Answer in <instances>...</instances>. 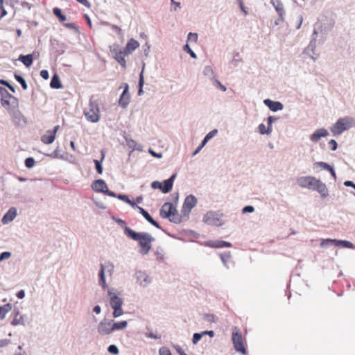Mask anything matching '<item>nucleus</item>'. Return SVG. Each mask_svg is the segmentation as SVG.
I'll return each mask as SVG.
<instances>
[{"instance_id":"obj_1","label":"nucleus","mask_w":355,"mask_h":355,"mask_svg":"<svg viewBox=\"0 0 355 355\" xmlns=\"http://www.w3.org/2000/svg\"><path fill=\"white\" fill-rule=\"evenodd\" d=\"M125 234L128 238L138 241L141 254L146 255L148 254L151 249V243L155 241V238L150 234L146 232H137L130 227H125Z\"/></svg>"},{"instance_id":"obj_2","label":"nucleus","mask_w":355,"mask_h":355,"mask_svg":"<svg viewBox=\"0 0 355 355\" xmlns=\"http://www.w3.org/2000/svg\"><path fill=\"white\" fill-rule=\"evenodd\" d=\"M107 295L110 297V304L113 309L112 316L119 318L123 314L122 309L123 300L118 296L117 291L114 288H107Z\"/></svg>"},{"instance_id":"obj_3","label":"nucleus","mask_w":355,"mask_h":355,"mask_svg":"<svg viewBox=\"0 0 355 355\" xmlns=\"http://www.w3.org/2000/svg\"><path fill=\"white\" fill-rule=\"evenodd\" d=\"M84 114L89 122L97 123L100 120L98 104L92 97L89 100L88 107L84 110Z\"/></svg>"},{"instance_id":"obj_4","label":"nucleus","mask_w":355,"mask_h":355,"mask_svg":"<svg viewBox=\"0 0 355 355\" xmlns=\"http://www.w3.org/2000/svg\"><path fill=\"white\" fill-rule=\"evenodd\" d=\"M159 214L163 218H168L171 222L178 223L180 221L179 218L174 217L178 214V211L176 207L171 202H165L162 206Z\"/></svg>"},{"instance_id":"obj_5","label":"nucleus","mask_w":355,"mask_h":355,"mask_svg":"<svg viewBox=\"0 0 355 355\" xmlns=\"http://www.w3.org/2000/svg\"><path fill=\"white\" fill-rule=\"evenodd\" d=\"M114 271V266L110 262H105V265H100V270L98 272V284L103 288V290L107 288V285L105 279V272L112 275Z\"/></svg>"},{"instance_id":"obj_6","label":"nucleus","mask_w":355,"mask_h":355,"mask_svg":"<svg viewBox=\"0 0 355 355\" xmlns=\"http://www.w3.org/2000/svg\"><path fill=\"white\" fill-rule=\"evenodd\" d=\"M223 214L220 211H209L203 216L202 220L209 225L222 226L224 223L221 218Z\"/></svg>"},{"instance_id":"obj_7","label":"nucleus","mask_w":355,"mask_h":355,"mask_svg":"<svg viewBox=\"0 0 355 355\" xmlns=\"http://www.w3.org/2000/svg\"><path fill=\"white\" fill-rule=\"evenodd\" d=\"M320 246L324 248H329L330 246H338L345 248H352L354 245L352 242L343 240H336L332 239H326L322 240Z\"/></svg>"},{"instance_id":"obj_8","label":"nucleus","mask_w":355,"mask_h":355,"mask_svg":"<svg viewBox=\"0 0 355 355\" xmlns=\"http://www.w3.org/2000/svg\"><path fill=\"white\" fill-rule=\"evenodd\" d=\"M350 119L348 117L339 119L331 128V131L334 136L341 135L344 131L347 130L349 125H347Z\"/></svg>"},{"instance_id":"obj_9","label":"nucleus","mask_w":355,"mask_h":355,"mask_svg":"<svg viewBox=\"0 0 355 355\" xmlns=\"http://www.w3.org/2000/svg\"><path fill=\"white\" fill-rule=\"evenodd\" d=\"M97 332L101 336L112 334V319L103 318L97 325Z\"/></svg>"},{"instance_id":"obj_10","label":"nucleus","mask_w":355,"mask_h":355,"mask_svg":"<svg viewBox=\"0 0 355 355\" xmlns=\"http://www.w3.org/2000/svg\"><path fill=\"white\" fill-rule=\"evenodd\" d=\"M232 342L234 344V349L236 352L245 354L247 350L243 345L242 335L239 331H234L232 333Z\"/></svg>"},{"instance_id":"obj_11","label":"nucleus","mask_w":355,"mask_h":355,"mask_svg":"<svg viewBox=\"0 0 355 355\" xmlns=\"http://www.w3.org/2000/svg\"><path fill=\"white\" fill-rule=\"evenodd\" d=\"M317 180L313 176H302L297 178V182L300 187L313 190Z\"/></svg>"},{"instance_id":"obj_12","label":"nucleus","mask_w":355,"mask_h":355,"mask_svg":"<svg viewBox=\"0 0 355 355\" xmlns=\"http://www.w3.org/2000/svg\"><path fill=\"white\" fill-rule=\"evenodd\" d=\"M198 202L197 198L193 195H189L184 199L182 212L184 214H189L196 207Z\"/></svg>"},{"instance_id":"obj_13","label":"nucleus","mask_w":355,"mask_h":355,"mask_svg":"<svg viewBox=\"0 0 355 355\" xmlns=\"http://www.w3.org/2000/svg\"><path fill=\"white\" fill-rule=\"evenodd\" d=\"M129 85L128 83H124V89L120 96L119 100V105L123 108H126L130 103V96L128 92Z\"/></svg>"},{"instance_id":"obj_14","label":"nucleus","mask_w":355,"mask_h":355,"mask_svg":"<svg viewBox=\"0 0 355 355\" xmlns=\"http://www.w3.org/2000/svg\"><path fill=\"white\" fill-rule=\"evenodd\" d=\"M137 282L142 287H146L151 282L150 278L144 272L141 270L135 272Z\"/></svg>"},{"instance_id":"obj_15","label":"nucleus","mask_w":355,"mask_h":355,"mask_svg":"<svg viewBox=\"0 0 355 355\" xmlns=\"http://www.w3.org/2000/svg\"><path fill=\"white\" fill-rule=\"evenodd\" d=\"M218 134V130L214 129L211 130L208 134L206 135V136L204 137L202 141H201V144L198 146V147L195 150V151L193 153V156L196 155L201 149L207 144V143L214 137H215Z\"/></svg>"},{"instance_id":"obj_16","label":"nucleus","mask_w":355,"mask_h":355,"mask_svg":"<svg viewBox=\"0 0 355 355\" xmlns=\"http://www.w3.org/2000/svg\"><path fill=\"white\" fill-rule=\"evenodd\" d=\"M313 191H318L321 198H325L329 196V191L326 186V184L323 182H322L320 180H317V182L315 184V187L313 188Z\"/></svg>"},{"instance_id":"obj_17","label":"nucleus","mask_w":355,"mask_h":355,"mask_svg":"<svg viewBox=\"0 0 355 355\" xmlns=\"http://www.w3.org/2000/svg\"><path fill=\"white\" fill-rule=\"evenodd\" d=\"M92 189L96 192L103 193L105 194V190L107 189V185L103 180L98 179L93 182Z\"/></svg>"},{"instance_id":"obj_18","label":"nucleus","mask_w":355,"mask_h":355,"mask_svg":"<svg viewBox=\"0 0 355 355\" xmlns=\"http://www.w3.org/2000/svg\"><path fill=\"white\" fill-rule=\"evenodd\" d=\"M136 209H138L139 210V212L145 218V219L148 222L150 223L152 225H153L154 227L158 228V229H162L161 226L159 225V224L155 220L152 216L149 214V213L145 210L144 208H142L141 207H139L137 205V207H136Z\"/></svg>"},{"instance_id":"obj_19","label":"nucleus","mask_w":355,"mask_h":355,"mask_svg":"<svg viewBox=\"0 0 355 355\" xmlns=\"http://www.w3.org/2000/svg\"><path fill=\"white\" fill-rule=\"evenodd\" d=\"M329 135L328 130L325 128L316 130L311 136L310 139L313 143H317L322 137H326Z\"/></svg>"},{"instance_id":"obj_20","label":"nucleus","mask_w":355,"mask_h":355,"mask_svg":"<svg viewBox=\"0 0 355 355\" xmlns=\"http://www.w3.org/2000/svg\"><path fill=\"white\" fill-rule=\"evenodd\" d=\"M17 211L15 207L10 208L7 212L4 214L1 219V223L3 224H8L10 222L12 221L15 217L17 216Z\"/></svg>"},{"instance_id":"obj_21","label":"nucleus","mask_w":355,"mask_h":355,"mask_svg":"<svg viewBox=\"0 0 355 355\" xmlns=\"http://www.w3.org/2000/svg\"><path fill=\"white\" fill-rule=\"evenodd\" d=\"M263 103L272 112H277L283 110L284 105L279 101H274L269 98L265 99Z\"/></svg>"},{"instance_id":"obj_22","label":"nucleus","mask_w":355,"mask_h":355,"mask_svg":"<svg viewBox=\"0 0 355 355\" xmlns=\"http://www.w3.org/2000/svg\"><path fill=\"white\" fill-rule=\"evenodd\" d=\"M176 176L177 174L173 173L168 179L163 182V184H162V191L164 193H167L171 191Z\"/></svg>"},{"instance_id":"obj_23","label":"nucleus","mask_w":355,"mask_h":355,"mask_svg":"<svg viewBox=\"0 0 355 355\" xmlns=\"http://www.w3.org/2000/svg\"><path fill=\"white\" fill-rule=\"evenodd\" d=\"M13 123L17 126H23L26 124V119L18 110H14L12 113Z\"/></svg>"},{"instance_id":"obj_24","label":"nucleus","mask_w":355,"mask_h":355,"mask_svg":"<svg viewBox=\"0 0 355 355\" xmlns=\"http://www.w3.org/2000/svg\"><path fill=\"white\" fill-rule=\"evenodd\" d=\"M271 3L279 16H280V19H284V16L285 15V10L282 2L279 0H271Z\"/></svg>"},{"instance_id":"obj_25","label":"nucleus","mask_w":355,"mask_h":355,"mask_svg":"<svg viewBox=\"0 0 355 355\" xmlns=\"http://www.w3.org/2000/svg\"><path fill=\"white\" fill-rule=\"evenodd\" d=\"M207 245L215 248H230L232 243L225 241H210L207 243Z\"/></svg>"},{"instance_id":"obj_26","label":"nucleus","mask_w":355,"mask_h":355,"mask_svg":"<svg viewBox=\"0 0 355 355\" xmlns=\"http://www.w3.org/2000/svg\"><path fill=\"white\" fill-rule=\"evenodd\" d=\"M139 46V44L137 40L134 39H130L128 42L126 46L123 51H125V54L128 55L132 53Z\"/></svg>"},{"instance_id":"obj_27","label":"nucleus","mask_w":355,"mask_h":355,"mask_svg":"<svg viewBox=\"0 0 355 355\" xmlns=\"http://www.w3.org/2000/svg\"><path fill=\"white\" fill-rule=\"evenodd\" d=\"M128 326V322L125 320L116 322L112 319V333L116 331H121L125 329Z\"/></svg>"},{"instance_id":"obj_28","label":"nucleus","mask_w":355,"mask_h":355,"mask_svg":"<svg viewBox=\"0 0 355 355\" xmlns=\"http://www.w3.org/2000/svg\"><path fill=\"white\" fill-rule=\"evenodd\" d=\"M18 60L21 62L26 67H29L33 64V59L31 54L20 55Z\"/></svg>"},{"instance_id":"obj_29","label":"nucleus","mask_w":355,"mask_h":355,"mask_svg":"<svg viewBox=\"0 0 355 355\" xmlns=\"http://www.w3.org/2000/svg\"><path fill=\"white\" fill-rule=\"evenodd\" d=\"M126 55L124 51H116L114 55V58L123 68L126 67V61L125 59V55Z\"/></svg>"},{"instance_id":"obj_30","label":"nucleus","mask_w":355,"mask_h":355,"mask_svg":"<svg viewBox=\"0 0 355 355\" xmlns=\"http://www.w3.org/2000/svg\"><path fill=\"white\" fill-rule=\"evenodd\" d=\"M50 86L53 89H60L62 85L58 74L55 73L51 80Z\"/></svg>"},{"instance_id":"obj_31","label":"nucleus","mask_w":355,"mask_h":355,"mask_svg":"<svg viewBox=\"0 0 355 355\" xmlns=\"http://www.w3.org/2000/svg\"><path fill=\"white\" fill-rule=\"evenodd\" d=\"M316 47V38L315 37H312L310 41L308 46L304 50V53L306 55H309L310 53L314 54L315 49Z\"/></svg>"},{"instance_id":"obj_32","label":"nucleus","mask_w":355,"mask_h":355,"mask_svg":"<svg viewBox=\"0 0 355 355\" xmlns=\"http://www.w3.org/2000/svg\"><path fill=\"white\" fill-rule=\"evenodd\" d=\"M315 164L317 166H321L322 168H324L325 170H329V172H330L331 176L334 179L336 178V172H335L334 168L329 164H327L326 162H316Z\"/></svg>"},{"instance_id":"obj_33","label":"nucleus","mask_w":355,"mask_h":355,"mask_svg":"<svg viewBox=\"0 0 355 355\" xmlns=\"http://www.w3.org/2000/svg\"><path fill=\"white\" fill-rule=\"evenodd\" d=\"M117 198L120 200H122L125 202H126L127 204H128L130 206L132 207V208H133L134 209H136V207H137V205L133 202L132 200H131L128 196L127 195H125V194H119V196H117Z\"/></svg>"},{"instance_id":"obj_34","label":"nucleus","mask_w":355,"mask_h":355,"mask_svg":"<svg viewBox=\"0 0 355 355\" xmlns=\"http://www.w3.org/2000/svg\"><path fill=\"white\" fill-rule=\"evenodd\" d=\"M12 304L8 303L3 306H0V318L4 319L6 315L12 310Z\"/></svg>"},{"instance_id":"obj_35","label":"nucleus","mask_w":355,"mask_h":355,"mask_svg":"<svg viewBox=\"0 0 355 355\" xmlns=\"http://www.w3.org/2000/svg\"><path fill=\"white\" fill-rule=\"evenodd\" d=\"M47 133L48 135H44L41 137V141L45 144H51L54 141L55 136L51 132Z\"/></svg>"},{"instance_id":"obj_36","label":"nucleus","mask_w":355,"mask_h":355,"mask_svg":"<svg viewBox=\"0 0 355 355\" xmlns=\"http://www.w3.org/2000/svg\"><path fill=\"white\" fill-rule=\"evenodd\" d=\"M204 76H207L211 81L215 79L214 72L211 66H205L203 71Z\"/></svg>"},{"instance_id":"obj_37","label":"nucleus","mask_w":355,"mask_h":355,"mask_svg":"<svg viewBox=\"0 0 355 355\" xmlns=\"http://www.w3.org/2000/svg\"><path fill=\"white\" fill-rule=\"evenodd\" d=\"M101 154H102V157H101V160H97V159L94 160L96 171L98 174H102V173H103L102 162L105 158V155L103 151L101 152Z\"/></svg>"},{"instance_id":"obj_38","label":"nucleus","mask_w":355,"mask_h":355,"mask_svg":"<svg viewBox=\"0 0 355 355\" xmlns=\"http://www.w3.org/2000/svg\"><path fill=\"white\" fill-rule=\"evenodd\" d=\"M14 77L17 82H18L21 85V87L24 89H27L28 85L26 82V80L22 76L17 73H15Z\"/></svg>"},{"instance_id":"obj_39","label":"nucleus","mask_w":355,"mask_h":355,"mask_svg":"<svg viewBox=\"0 0 355 355\" xmlns=\"http://www.w3.org/2000/svg\"><path fill=\"white\" fill-rule=\"evenodd\" d=\"M53 13L55 16H56L60 21L63 22V21H65L67 18H66V16L64 15L62 12V10L60 8H54L53 9Z\"/></svg>"},{"instance_id":"obj_40","label":"nucleus","mask_w":355,"mask_h":355,"mask_svg":"<svg viewBox=\"0 0 355 355\" xmlns=\"http://www.w3.org/2000/svg\"><path fill=\"white\" fill-rule=\"evenodd\" d=\"M143 71H144V69H142L140 75H139V90H138V95L139 96H141L144 91H143V86H144V75H143Z\"/></svg>"},{"instance_id":"obj_41","label":"nucleus","mask_w":355,"mask_h":355,"mask_svg":"<svg viewBox=\"0 0 355 355\" xmlns=\"http://www.w3.org/2000/svg\"><path fill=\"white\" fill-rule=\"evenodd\" d=\"M155 254L158 261H163L164 259V252L162 248L157 247L155 252Z\"/></svg>"},{"instance_id":"obj_42","label":"nucleus","mask_w":355,"mask_h":355,"mask_svg":"<svg viewBox=\"0 0 355 355\" xmlns=\"http://www.w3.org/2000/svg\"><path fill=\"white\" fill-rule=\"evenodd\" d=\"M35 161L33 157H27L24 161L25 166L28 168H31L35 166Z\"/></svg>"},{"instance_id":"obj_43","label":"nucleus","mask_w":355,"mask_h":355,"mask_svg":"<svg viewBox=\"0 0 355 355\" xmlns=\"http://www.w3.org/2000/svg\"><path fill=\"white\" fill-rule=\"evenodd\" d=\"M203 318L208 322H216L218 320L217 318L214 315L210 313H205Z\"/></svg>"},{"instance_id":"obj_44","label":"nucleus","mask_w":355,"mask_h":355,"mask_svg":"<svg viewBox=\"0 0 355 355\" xmlns=\"http://www.w3.org/2000/svg\"><path fill=\"white\" fill-rule=\"evenodd\" d=\"M183 50L189 53L192 58H196L197 55L195 52L190 48L188 44L183 46Z\"/></svg>"},{"instance_id":"obj_45","label":"nucleus","mask_w":355,"mask_h":355,"mask_svg":"<svg viewBox=\"0 0 355 355\" xmlns=\"http://www.w3.org/2000/svg\"><path fill=\"white\" fill-rule=\"evenodd\" d=\"M258 130L259 133L261 135H269L271 133V132H269V128L268 127L266 129V125L263 123L259 125Z\"/></svg>"},{"instance_id":"obj_46","label":"nucleus","mask_w":355,"mask_h":355,"mask_svg":"<svg viewBox=\"0 0 355 355\" xmlns=\"http://www.w3.org/2000/svg\"><path fill=\"white\" fill-rule=\"evenodd\" d=\"M220 259H221V261L224 265V266H225L226 268H229V266H227V261L230 259V253H224V254H220Z\"/></svg>"},{"instance_id":"obj_47","label":"nucleus","mask_w":355,"mask_h":355,"mask_svg":"<svg viewBox=\"0 0 355 355\" xmlns=\"http://www.w3.org/2000/svg\"><path fill=\"white\" fill-rule=\"evenodd\" d=\"M107 351L109 353L114 354V355H117L119 353V348L115 345H109V347H107Z\"/></svg>"},{"instance_id":"obj_48","label":"nucleus","mask_w":355,"mask_h":355,"mask_svg":"<svg viewBox=\"0 0 355 355\" xmlns=\"http://www.w3.org/2000/svg\"><path fill=\"white\" fill-rule=\"evenodd\" d=\"M0 95L1 98H10L12 96L5 88L0 87Z\"/></svg>"},{"instance_id":"obj_49","label":"nucleus","mask_w":355,"mask_h":355,"mask_svg":"<svg viewBox=\"0 0 355 355\" xmlns=\"http://www.w3.org/2000/svg\"><path fill=\"white\" fill-rule=\"evenodd\" d=\"M112 219L113 220H114L119 226H121V227H123L124 230H125V227H128L126 225V223L123 220H122L121 218H116L115 216H112Z\"/></svg>"},{"instance_id":"obj_50","label":"nucleus","mask_w":355,"mask_h":355,"mask_svg":"<svg viewBox=\"0 0 355 355\" xmlns=\"http://www.w3.org/2000/svg\"><path fill=\"white\" fill-rule=\"evenodd\" d=\"M202 338V334L200 333H194L192 338V343L193 345H196L200 339Z\"/></svg>"},{"instance_id":"obj_51","label":"nucleus","mask_w":355,"mask_h":355,"mask_svg":"<svg viewBox=\"0 0 355 355\" xmlns=\"http://www.w3.org/2000/svg\"><path fill=\"white\" fill-rule=\"evenodd\" d=\"M212 82L214 85H216L218 88H219L223 92H225L227 90L226 87L225 85H223V84H221V83L216 78L212 80Z\"/></svg>"},{"instance_id":"obj_52","label":"nucleus","mask_w":355,"mask_h":355,"mask_svg":"<svg viewBox=\"0 0 355 355\" xmlns=\"http://www.w3.org/2000/svg\"><path fill=\"white\" fill-rule=\"evenodd\" d=\"M159 355H172L170 349L166 347H162L159 349Z\"/></svg>"},{"instance_id":"obj_53","label":"nucleus","mask_w":355,"mask_h":355,"mask_svg":"<svg viewBox=\"0 0 355 355\" xmlns=\"http://www.w3.org/2000/svg\"><path fill=\"white\" fill-rule=\"evenodd\" d=\"M11 324L13 326H17V325H18L19 324H21L24 325V322L22 316H20L19 318H14V319L11 322Z\"/></svg>"},{"instance_id":"obj_54","label":"nucleus","mask_w":355,"mask_h":355,"mask_svg":"<svg viewBox=\"0 0 355 355\" xmlns=\"http://www.w3.org/2000/svg\"><path fill=\"white\" fill-rule=\"evenodd\" d=\"M277 118L270 116L267 118L268 127L269 128V132H272V124L275 121Z\"/></svg>"},{"instance_id":"obj_55","label":"nucleus","mask_w":355,"mask_h":355,"mask_svg":"<svg viewBox=\"0 0 355 355\" xmlns=\"http://www.w3.org/2000/svg\"><path fill=\"white\" fill-rule=\"evenodd\" d=\"M187 40L190 41V42H196L197 40H198V35H197V33H193L190 32L188 34Z\"/></svg>"},{"instance_id":"obj_56","label":"nucleus","mask_w":355,"mask_h":355,"mask_svg":"<svg viewBox=\"0 0 355 355\" xmlns=\"http://www.w3.org/2000/svg\"><path fill=\"white\" fill-rule=\"evenodd\" d=\"M125 141L129 148H132L133 149L135 148L137 143L135 140L132 139L131 138L125 137Z\"/></svg>"},{"instance_id":"obj_57","label":"nucleus","mask_w":355,"mask_h":355,"mask_svg":"<svg viewBox=\"0 0 355 355\" xmlns=\"http://www.w3.org/2000/svg\"><path fill=\"white\" fill-rule=\"evenodd\" d=\"M9 101L10 106L13 107L14 108H17L18 107V99L15 96H12L10 98H9Z\"/></svg>"},{"instance_id":"obj_58","label":"nucleus","mask_w":355,"mask_h":355,"mask_svg":"<svg viewBox=\"0 0 355 355\" xmlns=\"http://www.w3.org/2000/svg\"><path fill=\"white\" fill-rule=\"evenodd\" d=\"M11 257V252L5 251L0 254V261L8 259Z\"/></svg>"},{"instance_id":"obj_59","label":"nucleus","mask_w":355,"mask_h":355,"mask_svg":"<svg viewBox=\"0 0 355 355\" xmlns=\"http://www.w3.org/2000/svg\"><path fill=\"white\" fill-rule=\"evenodd\" d=\"M328 144H329L331 150L333 151L336 150L338 148V144H337L336 141L334 139H331L329 141Z\"/></svg>"},{"instance_id":"obj_60","label":"nucleus","mask_w":355,"mask_h":355,"mask_svg":"<svg viewBox=\"0 0 355 355\" xmlns=\"http://www.w3.org/2000/svg\"><path fill=\"white\" fill-rule=\"evenodd\" d=\"M254 207L252 205H247V206L244 207L242 209V212L243 214L252 213V212H254Z\"/></svg>"},{"instance_id":"obj_61","label":"nucleus","mask_w":355,"mask_h":355,"mask_svg":"<svg viewBox=\"0 0 355 355\" xmlns=\"http://www.w3.org/2000/svg\"><path fill=\"white\" fill-rule=\"evenodd\" d=\"M239 56V53L236 52L234 53V58L232 60V64H234V66L237 67L239 62L241 60L240 59H238L237 57Z\"/></svg>"},{"instance_id":"obj_62","label":"nucleus","mask_w":355,"mask_h":355,"mask_svg":"<svg viewBox=\"0 0 355 355\" xmlns=\"http://www.w3.org/2000/svg\"><path fill=\"white\" fill-rule=\"evenodd\" d=\"M145 336L147 338L153 339H159L161 338L160 335L155 334L153 332H146L145 333Z\"/></svg>"},{"instance_id":"obj_63","label":"nucleus","mask_w":355,"mask_h":355,"mask_svg":"<svg viewBox=\"0 0 355 355\" xmlns=\"http://www.w3.org/2000/svg\"><path fill=\"white\" fill-rule=\"evenodd\" d=\"M151 187L153 189H159L162 191V183L159 181H153L152 183H151Z\"/></svg>"},{"instance_id":"obj_64","label":"nucleus","mask_w":355,"mask_h":355,"mask_svg":"<svg viewBox=\"0 0 355 355\" xmlns=\"http://www.w3.org/2000/svg\"><path fill=\"white\" fill-rule=\"evenodd\" d=\"M174 348L180 355H187V354L182 350V347L178 345H174Z\"/></svg>"}]
</instances>
